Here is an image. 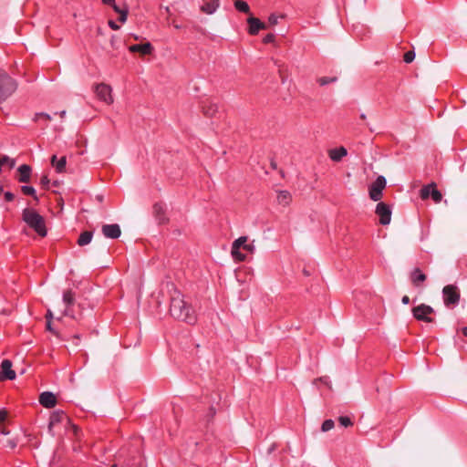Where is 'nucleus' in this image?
<instances>
[{"instance_id":"obj_1","label":"nucleus","mask_w":467,"mask_h":467,"mask_svg":"<svg viewBox=\"0 0 467 467\" xmlns=\"http://www.w3.org/2000/svg\"><path fill=\"white\" fill-rule=\"evenodd\" d=\"M170 313L174 318L189 325H193L197 321L194 309L184 301L183 296L179 291H175L171 297Z\"/></svg>"},{"instance_id":"obj_2","label":"nucleus","mask_w":467,"mask_h":467,"mask_svg":"<svg viewBox=\"0 0 467 467\" xmlns=\"http://www.w3.org/2000/svg\"><path fill=\"white\" fill-rule=\"evenodd\" d=\"M23 221L40 236L47 235L45 219L36 210L26 208L22 213Z\"/></svg>"},{"instance_id":"obj_3","label":"nucleus","mask_w":467,"mask_h":467,"mask_svg":"<svg viewBox=\"0 0 467 467\" xmlns=\"http://www.w3.org/2000/svg\"><path fill=\"white\" fill-rule=\"evenodd\" d=\"M17 88V82L7 72L0 69V103L5 101Z\"/></svg>"},{"instance_id":"obj_4","label":"nucleus","mask_w":467,"mask_h":467,"mask_svg":"<svg viewBox=\"0 0 467 467\" xmlns=\"http://www.w3.org/2000/svg\"><path fill=\"white\" fill-rule=\"evenodd\" d=\"M247 237L241 236L236 239L232 244V256L237 262H244L246 259L247 254L252 253L254 246L246 244Z\"/></svg>"},{"instance_id":"obj_5","label":"nucleus","mask_w":467,"mask_h":467,"mask_svg":"<svg viewBox=\"0 0 467 467\" xmlns=\"http://www.w3.org/2000/svg\"><path fill=\"white\" fill-rule=\"evenodd\" d=\"M442 296L444 305L449 308H452L460 301V291L456 285H448L442 289Z\"/></svg>"},{"instance_id":"obj_6","label":"nucleus","mask_w":467,"mask_h":467,"mask_svg":"<svg viewBox=\"0 0 467 467\" xmlns=\"http://www.w3.org/2000/svg\"><path fill=\"white\" fill-rule=\"evenodd\" d=\"M434 313V309L425 304H420L412 309L413 317L419 320L426 323L433 322V318L431 317Z\"/></svg>"},{"instance_id":"obj_7","label":"nucleus","mask_w":467,"mask_h":467,"mask_svg":"<svg viewBox=\"0 0 467 467\" xmlns=\"http://www.w3.org/2000/svg\"><path fill=\"white\" fill-rule=\"evenodd\" d=\"M420 196L422 200H427L431 197L435 203H439L442 199V194L439 190H437L434 182L424 185L420 189Z\"/></svg>"},{"instance_id":"obj_8","label":"nucleus","mask_w":467,"mask_h":467,"mask_svg":"<svg viewBox=\"0 0 467 467\" xmlns=\"http://www.w3.org/2000/svg\"><path fill=\"white\" fill-rule=\"evenodd\" d=\"M111 91L112 89L110 86L105 83H100L95 86V92L97 97L108 105L113 102Z\"/></svg>"},{"instance_id":"obj_9","label":"nucleus","mask_w":467,"mask_h":467,"mask_svg":"<svg viewBox=\"0 0 467 467\" xmlns=\"http://www.w3.org/2000/svg\"><path fill=\"white\" fill-rule=\"evenodd\" d=\"M386 186V180L384 177L379 176L369 188V197L371 200L377 202L382 197V190Z\"/></svg>"},{"instance_id":"obj_10","label":"nucleus","mask_w":467,"mask_h":467,"mask_svg":"<svg viewBox=\"0 0 467 467\" xmlns=\"http://www.w3.org/2000/svg\"><path fill=\"white\" fill-rule=\"evenodd\" d=\"M376 213L379 217V223L383 225L389 224L391 219V210L385 202H379L376 207Z\"/></svg>"},{"instance_id":"obj_11","label":"nucleus","mask_w":467,"mask_h":467,"mask_svg":"<svg viewBox=\"0 0 467 467\" xmlns=\"http://www.w3.org/2000/svg\"><path fill=\"white\" fill-rule=\"evenodd\" d=\"M121 467H143L142 458L138 451L121 463ZM111 467H119V463H114Z\"/></svg>"},{"instance_id":"obj_12","label":"nucleus","mask_w":467,"mask_h":467,"mask_svg":"<svg viewBox=\"0 0 467 467\" xmlns=\"http://www.w3.org/2000/svg\"><path fill=\"white\" fill-rule=\"evenodd\" d=\"M0 379L9 380L16 379V372L12 369V362L9 359H4L1 363Z\"/></svg>"},{"instance_id":"obj_13","label":"nucleus","mask_w":467,"mask_h":467,"mask_svg":"<svg viewBox=\"0 0 467 467\" xmlns=\"http://www.w3.org/2000/svg\"><path fill=\"white\" fill-rule=\"evenodd\" d=\"M102 234L107 238L117 239L120 236L121 231L119 225L117 223L104 224L102 226Z\"/></svg>"},{"instance_id":"obj_14","label":"nucleus","mask_w":467,"mask_h":467,"mask_svg":"<svg viewBox=\"0 0 467 467\" xmlns=\"http://www.w3.org/2000/svg\"><path fill=\"white\" fill-rule=\"evenodd\" d=\"M247 23L249 25L248 32L252 36H255L260 30L267 28V26L265 23L254 16L249 17L247 19Z\"/></svg>"},{"instance_id":"obj_15","label":"nucleus","mask_w":467,"mask_h":467,"mask_svg":"<svg viewBox=\"0 0 467 467\" xmlns=\"http://www.w3.org/2000/svg\"><path fill=\"white\" fill-rule=\"evenodd\" d=\"M39 402L43 407L51 409L56 406L57 398L52 392L45 391L40 394Z\"/></svg>"},{"instance_id":"obj_16","label":"nucleus","mask_w":467,"mask_h":467,"mask_svg":"<svg viewBox=\"0 0 467 467\" xmlns=\"http://www.w3.org/2000/svg\"><path fill=\"white\" fill-rule=\"evenodd\" d=\"M166 205L163 202H156L153 205V214L159 223H165L168 219L165 215Z\"/></svg>"},{"instance_id":"obj_17","label":"nucleus","mask_w":467,"mask_h":467,"mask_svg":"<svg viewBox=\"0 0 467 467\" xmlns=\"http://www.w3.org/2000/svg\"><path fill=\"white\" fill-rule=\"evenodd\" d=\"M102 3L107 5H110L113 10L119 15V21L121 23H125L128 17V8H120L116 5L115 0H102Z\"/></svg>"},{"instance_id":"obj_18","label":"nucleus","mask_w":467,"mask_h":467,"mask_svg":"<svg viewBox=\"0 0 467 467\" xmlns=\"http://www.w3.org/2000/svg\"><path fill=\"white\" fill-rule=\"evenodd\" d=\"M131 53H140L142 56L150 55L153 51V47L150 42L144 44H135L129 47Z\"/></svg>"},{"instance_id":"obj_19","label":"nucleus","mask_w":467,"mask_h":467,"mask_svg":"<svg viewBox=\"0 0 467 467\" xmlns=\"http://www.w3.org/2000/svg\"><path fill=\"white\" fill-rule=\"evenodd\" d=\"M75 302V294L72 290H66L63 294V303L66 307L64 310L65 316H71L70 306L74 305Z\"/></svg>"},{"instance_id":"obj_20","label":"nucleus","mask_w":467,"mask_h":467,"mask_svg":"<svg viewBox=\"0 0 467 467\" xmlns=\"http://www.w3.org/2000/svg\"><path fill=\"white\" fill-rule=\"evenodd\" d=\"M31 167L27 164H22L18 167L17 172H18V182L26 183L30 182V176H31Z\"/></svg>"},{"instance_id":"obj_21","label":"nucleus","mask_w":467,"mask_h":467,"mask_svg":"<svg viewBox=\"0 0 467 467\" xmlns=\"http://www.w3.org/2000/svg\"><path fill=\"white\" fill-rule=\"evenodd\" d=\"M217 105L209 99L202 101V110L206 117H213L217 112Z\"/></svg>"},{"instance_id":"obj_22","label":"nucleus","mask_w":467,"mask_h":467,"mask_svg":"<svg viewBox=\"0 0 467 467\" xmlns=\"http://www.w3.org/2000/svg\"><path fill=\"white\" fill-rule=\"evenodd\" d=\"M219 6V0H203L201 7L202 11L206 14H213Z\"/></svg>"},{"instance_id":"obj_23","label":"nucleus","mask_w":467,"mask_h":467,"mask_svg":"<svg viewBox=\"0 0 467 467\" xmlns=\"http://www.w3.org/2000/svg\"><path fill=\"white\" fill-rule=\"evenodd\" d=\"M426 275L423 274L419 268H415L410 275L411 283L415 286H420L421 283L426 280Z\"/></svg>"},{"instance_id":"obj_24","label":"nucleus","mask_w":467,"mask_h":467,"mask_svg":"<svg viewBox=\"0 0 467 467\" xmlns=\"http://www.w3.org/2000/svg\"><path fill=\"white\" fill-rule=\"evenodd\" d=\"M348 154L344 147L335 148L329 150V157L334 161H339Z\"/></svg>"},{"instance_id":"obj_25","label":"nucleus","mask_w":467,"mask_h":467,"mask_svg":"<svg viewBox=\"0 0 467 467\" xmlns=\"http://www.w3.org/2000/svg\"><path fill=\"white\" fill-rule=\"evenodd\" d=\"M66 163V157H61L59 160H57V155L51 157V164L57 172H63L65 171Z\"/></svg>"},{"instance_id":"obj_26","label":"nucleus","mask_w":467,"mask_h":467,"mask_svg":"<svg viewBox=\"0 0 467 467\" xmlns=\"http://www.w3.org/2000/svg\"><path fill=\"white\" fill-rule=\"evenodd\" d=\"M93 234L90 231H84L80 234L78 239V244L79 246H84L88 244L92 240Z\"/></svg>"},{"instance_id":"obj_27","label":"nucleus","mask_w":467,"mask_h":467,"mask_svg":"<svg viewBox=\"0 0 467 467\" xmlns=\"http://www.w3.org/2000/svg\"><path fill=\"white\" fill-rule=\"evenodd\" d=\"M277 202L284 206L291 202V194L287 191H280L277 194Z\"/></svg>"},{"instance_id":"obj_28","label":"nucleus","mask_w":467,"mask_h":467,"mask_svg":"<svg viewBox=\"0 0 467 467\" xmlns=\"http://www.w3.org/2000/svg\"><path fill=\"white\" fill-rule=\"evenodd\" d=\"M64 417L65 414L63 411H56L52 413L49 419V429H51L54 425L59 423Z\"/></svg>"},{"instance_id":"obj_29","label":"nucleus","mask_w":467,"mask_h":467,"mask_svg":"<svg viewBox=\"0 0 467 467\" xmlns=\"http://www.w3.org/2000/svg\"><path fill=\"white\" fill-rule=\"evenodd\" d=\"M16 164V161L11 159L6 155L0 156V170L2 171V167L7 166L10 170L14 168Z\"/></svg>"},{"instance_id":"obj_30","label":"nucleus","mask_w":467,"mask_h":467,"mask_svg":"<svg viewBox=\"0 0 467 467\" xmlns=\"http://www.w3.org/2000/svg\"><path fill=\"white\" fill-rule=\"evenodd\" d=\"M234 7L242 13L248 14L250 12V7L248 4L243 0H235Z\"/></svg>"},{"instance_id":"obj_31","label":"nucleus","mask_w":467,"mask_h":467,"mask_svg":"<svg viewBox=\"0 0 467 467\" xmlns=\"http://www.w3.org/2000/svg\"><path fill=\"white\" fill-rule=\"evenodd\" d=\"M21 192L25 195L32 196L36 201H38V197L36 194V190L32 186L24 185L21 187Z\"/></svg>"},{"instance_id":"obj_32","label":"nucleus","mask_w":467,"mask_h":467,"mask_svg":"<svg viewBox=\"0 0 467 467\" xmlns=\"http://www.w3.org/2000/svg\"><path fill=\"white\" fill-rule=\"evenodd\" d=\"M40 119H44L46 121L45 126H47V122L51 119V117L47 113L44 112L36 113L33 120L37 122L40 121Z\"/></svg>"},{"instance_id":"obj_33","label":"nucleus","mask_w":467,"mask_h":467,"mask_svg":"<svg viewBox=\"0 0 467 467\" xmlns=\"http://www.w3.org/2000/svg\"><path fill=\"white\" fill-rule=\"evenodd\" d=\"M284 18L283 15L271 14L268 17V23L270 26H275L278 24V20Z\"/></svg>"},{"instance_id":"obj_34","label":"nucleus","mask_w":467,"mask_h":467,"mask_svg":"<svg viewBox=\"0 0 467 467\" xmlns=\"http://www.w3.org/2000/svg\"><path fill=\"white\" fill-rule=\"evenodd\" d=\"M337 80V78H328V77H322L317 79V82L320 86H325L329 83L335 82Z\"/></svg>"},{"instance_id":"obj_35","label":"nucleus","mask_w":467,"mask_h":467,"mask_svg":"<svg viewBox=\"0 0 467 467\" xmlns=\"http://www.w3.org/2000/svg\"><path fill=\"white\" fill-rule=\"evenodd\" d=\"M334 425H335V424H334V421H333L332 420H326L323 422L322 426H321V430H322L323 431H330L331 429H333Z\"/></svg>"},{"instance_id":"obj_36","label":"nucleus","mask_w":467,"mask_h":467,"mask_svg":"<svg viewBox=\"0 0 467 467\" xmlns=\"http://www.w3.org/2000/svg\"><path fill=\"white\" fill-rule=\"evenodd\" d=\"M338 421L339 423L344 426V427H349L353 424L352 420H350V418L347 417V416H341L338 418Z\"/></svg>"},{"instance_id":"obj_37","label":"nucleus","mask_w":467,"mask_h":467,"mask_svg":"<svg viewBox=\"0 0 467 467\" xmlns=\"http://www.w3.org/2000/svg\"><path fill=\"white\" fill-rule=\"evenodd\" d=\"M415 58V53L413 51H408L404 54L403 59L406 63H411Z\"/></svg>"},{"instance_id":"obj_38","label":"nucleus","mask_w":467,"mask_h":467,"mask_svg":"<svg viewBox=\"0 0 467 467\" xmlns=\"http://www.w3.org/2000/svg\"><path fill=\"white\" fill-rule=\"evenodd\" d=\"M40 184L43 188L47 189L49 185V179L47 175H44L40 179Z\"/></svg>"},{"instance_id":"obj_39","label":"nucleus","mask_w":467,"mask_h":467,"mask_svg":"<svg viewBox=\"0 0 467 467\" xmlns=\"http://www.w3.org/2000/svg\"><path fill=\"white\" fill-rule=\"evenodd\" d=\"M8 413L5 410H0V425H2L7 419Z\"/></svg>"},{"instance_id":"obj_40","label":"nucleus","mask_w":467,"mask_h":467,"mask_svg":"<svg viewBox=\"0 0 467 467\" xmlns=\"http://www.w3.org/2000/svg\"><path fill=\"white\" fill-rule=\"evenodd\" d=\"M275 35H274V34H267V35L264 37L263 42H264L265 44H269V43L274 42V41H275Z\"/></svg>"},{"instance_id":"obj_41","label":"nucleus","mask_w":467,"mask_h":467,"mask_svg":"<svg viewBox=\"0 0 467 467\" xmlns=\"http://www.w3.org/2000/svg\"><path fill=\"white\" fill-rule=\"evenodd\" d=\"M14 199H15L14 193H12L10 192H5V200L6 202H12Z\"/></svg>"},{"instance_id":"obj_42","label":"nucleus","mask_w":467,"mask_h":467,"mask_svg":"<svg viewBox=\"0 0 467 467\" xmlns=\"http://www.w3.org/2000/svg\"><path fill=\"white\" fill-rule=\"evenodd\" d=\"M275 64L278 67L279 75H280V78L282 79V82L284 83L285 82V77L283 75V65L278 64L277 62Z\"/></svg>"},{"instance_id":"obj_43","label":"nucleus","mask_w":467,"mask_h":467,"mask_svg":"<svg viewBox=\"0 0 467 467\" xmlns=\"http://www.w3.org/2000/svg\"><path fill=\"white\" fill-rule=\"evenodd\" d=\"M109 26H110L111 29L113 30H118L119 29V26L114 22V21H109Z\"/></svg>"},{"instance_id":"obj_44","label":"nucleus","mask_w":467,"mask_h":467,"mask_svg":"<svg viewBox=\"0 0 467 467\" xmlns=\"http://www.w3.org/2000/svg\"><path fill=\"white\" fill-rule=\"evenodd\" d=\"M0 432L3 435H8L10 431H9V430L6 427L1 426L0 427Z\"/></svg>"},{"instance_id":"obj_45","label":"nucleus","mask_w":467,"mask_h":467,"mask_svg":"<svg viewBox=\"0 0 467 467\" xmlns=\"http://www.w3.org/2000/svg\"><path fill=\"white\" fill-rule=\"evenodd\" d=\"M401 302L404 304V305H408L410 303V297L408 296H404L402 298H401Z\"/></svg>"},{"instance_id":"obj_46","label":"nucleus","mask_w":467,"mask_h":467,"mask_svg":"<svg viewBox=\"0 0 467 467\" xmlns=\"http://www.w3.org/2000/svg\"><path fill=\"white\" fill-rule=\"evenodd\" d=\"M53 317L52 312L50 310H47V313L46 315L47 320H50Z\"/></svg>"},{"instance_id":"obj_47","label":"nucleus","mask_w":467,"mask_h":467,"mask_svg":"<svg viewBox=\"0 0 467 467\" xmlns=\"http://www.w3.org/2000/svg\"><path fill=\"white\" fill-rule=\"evenodd\" d=\"M462 331L463 336H464V337H467V327H464L462 329Z\"/></svg>"},{"instance_id":"obj_48","label":"nucleus","mask_w":467,"mask_h":467,"mask_svg":"<svg viewBox=\"0 0 467 467\" xmlns=\"http://www.w3.org/2000/svg\"><path fill=\"white\" fill-rule=\"evenodd\" d=\"M47 328L48 330H51V329H52V328H51L50 320H47Z\"/></svg>"},{"instance_id":"obj_49","label":"nucleus","mask_w":467,"mask_h":467,"mask_svg":"<svg viewBox=\"0 0 467 467\" xmlns=\"http://www.w3.org/2000/svg\"><path fill=\"white\" fill-rule=\"evenodd\" d=\"M65 115H66V111H65V110H62V111L59 113V116H60L61 118H64V117H65Z\"/></svg>"},{"instance_id":"obj_50","label":"nucleus","mask_w":467,"mask_h":467,"mask_svg":"<svg viewBox=\"0 0 467 467\" xmlns=\"http://www.w3.org/2000/svg\"><path fill=\"white\" fill-rule=\"evenodd\" d=\"M122 456H123V451L119 452V454L118 456L119 462H120V459H121Z\"/></svg>"},{"instance_id":"obj_51","label":"nucleus","mask_w":467,"mask_h":467,"mask_svg":"<svg viewBox=\"0 0 467 467\" xmlns=\"http://www.w3.org/2000/svg\"><path fill=\"white\" fill-rule=\"evenodd\" d=\"M211 413H212V416H213L215 414V411L213 409H211Z\"/></svg>"},{"instance_id":"obj_52","label":"nucleus","mask_w":467,"mask_h":467,"mask_svg":"<svg viewBox=\"0 0 467 467\" xmlns=\"http://www.w3.org/2000/svg\"><path fill=\"white\" fill-rule=\"evenodd\" d=\"M10 445H11L12 448L16 447V443L10 442Z\"/></svg>"},{"instance_id":"obj_53","label":"nucleus","mask_w":467,"mask_h":467,"mask_svg":"<svg viewBox=\"0 0 467 467\" xmlns=\"http://www.w3.org/2000/svg\"><path fill=\"white\" fill-rule=\"evenodd\" d=\"M10 445H11L12 448L16 447V443L10 442Z\"/></svg>"}]
</instances>
